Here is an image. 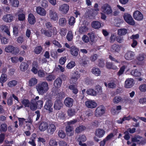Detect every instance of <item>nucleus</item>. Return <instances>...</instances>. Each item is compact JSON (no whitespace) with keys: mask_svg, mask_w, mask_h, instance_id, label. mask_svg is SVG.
Returning <instances> with one entry per match:
<instances>
[{"mask_svg":"<svg viewBox=\"0 0 146 146\" xmlns=\"http://www.w3.org/2000/svg\"><path fill=\"white\" fill-rule=\"evenodd\" d=\"M48 83L46 81H42L37 84L36 89L38 93L43 95L46 93L49 89Z\"/></svg>","mask_w":146,"mask_h":146,"instance_id":"obj_1","label":"nucleus"},{"mask_svg":"<svg viewBox=\"0 0 146 146\" xmlns=\"http://www.w3.org/2000/svg\"><path fill=\"white\" fill-rule=\"evenodd\" d=\"M100 10L102 12L107 15L111 14L113 12L111 6L107 3L103 4L101 7Z\"/></svg>","mask_w":146,"mask_h":146,"instance_id":"obj_2","label":"nucleus"},{"mask_svg":"<svg viewBox=\"0 0 146 146\" xmlns=\"http://www.w3.org/2000/svg\"><path fill=\"white\" fill-rule=\"evenodd\" d=\"M5 52L11 53L15 55L18 54L20 51L19 48L17 47H15L12 45L7 46L5 48Z\"/></svg>","mask_w":146,"mask_h":146,"instance_id":"obj_3","label":"nucleus"},{"mask_svg":"<svg viewBox=\"0 0 146 146\" xmlns=\"http://www.w3.org/2000/svg\"><path fill=\"white\" fill-rule=\"evenodd\" d=\"M48 15L51 21H57L58 20V17L56 12L53 9H52L49 10Z\"/></svg>","mask_w":146,"mask_h":146,"instance_id":"obj_4","label":"nucleus"},{"mask_svg":"<svg viewBox=\"0 0 146 146\" xmlns=\"http://www.w3.org/2000/svg\"><path fill=\"white\" fill-rule=\"evenodd\" d=\"M146 55L143 53L139 54L136 57L137 60V64L138 65H143L144 64L145 61Z\"/></svg>","mask_w":146,"mask_h":146,"instance_id":"obj_5","label":"nucleus"},{"mask_svg":"<svg viewBox=\"0 0 146 146\" xmlns=\"http://www.w3.org/2000/svg\"><path fill=\"white\" fill-rule=\"evenodd\" d=\"M53 103L52 100L50 99H48L46 101L44 108L48 113H51L53 111Z\"/></svg>","mask_w":146,"mask_h":146,"instance_id":"obj_6","label":"nucleus"},{"mask_svg":"<svg viewBox=\"0 0 146 146\" xmlns=\"http://www.w3.org/2000/svg\"><path fill=\"white\" fill-rule=\"evenodd\" d=\"M123 17L125 21L128 24L131 25H135V21L130 14L127 13H125Z\"/></svg>","mask_w":146,"mask_h":146,"instance_id":"obj_7","label":"nucleus"},{"mask_svg":"<svg viewBox=\"0 0 146 146\" xmlns=\"http://www.w3.org/2000/svg\"><path fill=\"white\" fill-rule=\"evenodd\" d=\"M105 108L102 105L98 107L96 109L94 115L96 117H100L104 114L105 112Z\"/></svg>","mask_w":146,"mask_h":146,"instance_id":"obj_8","label":"nucleus"},{"mask_svg":"<svg viewBox=\"0 0 146 146\" xmlns=\"http://www.w3.org/2000/svg\"><path fill=\"white\" fill-rule=\"evenodd\" d=\"M135 83L134 80L133 78H127L125 81L124 87L126 88H129L132 87Z\"/></svg>","mask_w":146,"mask_h":146,"instance_id":"obj_9","label":"nucleus"},{"mask_svg":"<svg viewBox=\"0 0 146 146\" xmlns=\"http://www.w3.org/2000/svg\"><path fill=\"white\" fill-rule=\"evenodd\" d=\"M86 106L88 108H94L97 106L96 102L94 100H88L85 102Z\"/></svg>","mask_w":146,"mask_h":146,"instance_id":"obj_10","label":"nucleus"},{"mask_svg":"<svg viewBox=\"0 0 146 146\" xmlns=\"http://www.w3.org/2000/svg\"><path fill=\"white\" fill-rule=\"evenodd\" d=\"M69 9V6L66 4H64L60 5L59 7V10L62 13H66Z\"/></svg>","mask_w":146,"mask_h":146,"instance_id":"obj_11","label":"nucleus"},{"mask_svg":"<svg viewBox=\"0 0 146 146\" xmlns=\"http://www.w3.org/2000/svg\"><path fill=\"white\" fill-rule=\"evenodd\" d=\"M14 16L11 14H7L4 15L2 17V20L5 22L10 23L13 20Z\"/></svg>","mask_w":146,"mask_h":146,"instance_id":"obj_12","label":"nucleus"},{"mask_svg":"<svg viewBox=\"0 0 146 146\" xmlns=\"http://www.w3.org/2000/svg\"><path fill=\"white\" fill-rule=\"evenodd\" d=\"M133 16L134 18L137 21L142 20L143 19L142 14L139 11H136L133 14Z\"/></svg>","mask_w":146,"mask_h":146,"instance_id":"obj_13","label":"nucleus"},{"mask_svg":"<svg viewBox=\"0 0 146 146\" xmlns=\"http://www.w3.org/2000/svg\"><path fill=\"white\" fill-rule=\"evenodd\" d=\"M74 102V100L72 98L68 97L65 99L64 103L67 107H70L73 106Z\"/></svg>","mask_w":146,"mask_h":146,"instance_id":"obj_14","label":"nucleus"},{"mask_svg":"<svg viewBox=\"0 0 146 146\" xmlns=\"http://www.w3.org/2000/svg\"><path fill=\"white\" fill-rule=\"evenodd\" d=\"M63 104L60 99H57L54 102V108L56 110H60L63 106Z\"/></svg>","mask_w":146,"mask_h":146,"instance_id":"obj_15","label":"nucleus"},{"mask_svg":"<svg viewBox=\"0 0 146 146\" xmlns=\"http://www.w3.org/2000/svg\"><path fill=\"white\" fill-rule=\"evenodd\" d=\"M56 129V127L54 124L51 123L48 125L47 129V133L50 135L52 134Z\"/></svg>","mask_w":146,"mask_h":146,"instance_id":"obj_16","label":"nucleus"},{"mask_svg":"<svg viewBox=\"0 0 146 146\" xmlns=\"http://www.w3.org/2000/svg\"><path fill=\"white\" fill-rule=\"evenodd\" d=\"M66 132L68 136H72L74 134L73 127L70 126H67L66 127Z\"/></svg>","mask_w":146,"mask_h":146,"instance_id":"obj_17","label":"nucleus"},{"mask_svg":"<svg viewBox=\"0 0 146 146\" xmlns=\"http://www.w3.org/2000/svg\"><path fill=\"white\" fill-rule=\"evenodd\" d=\"M36 11L37 14L42 16H45L46 14V12L45 10L40 7H37Z\"/></svg>","mask_w":146,"mask_h":146,"instance_id":"obj_18","label":"nucleus"},{"mask_svg":"<svg viewBox=\"0 0 146 146\" xmlns=\"http://www.w3.org/2000/svg\"><path fill=\"white\" fill-rule=\"evenodd\" d=\"M48 127V123L45 122H42L39 124V129L41 131L43 132L45 131Z\"/></svg>","mask_w":146,"mask_h":146,"instance_id":"obj_19","label":"nucleus"},{"mask_svg":"<svg viewBox=\"0 0 146 146\" xmlns=\"http://www.w3.org/2000/svg\"><path fill=\"white\" fill-rule=\"evenodd\" d=\"M135 56L134 52L128 51L127 52L125 55V58L128 60H130L133 59Z\"/></svg>","mask_w":146,"mask_h":146,"instance_id":"obj_20","label":"nucleus"},{"mask_svg":"<svg viewBox=\"0 0 146 146\" xmlns=\"http://www.w3.org/2000/svg\"><path fill=\"white\" fill-rule=\"evenodd\" d=\"M78 141L79 142V144L81 146H86V145L84 143H82V142H84L86 141V138L85 135H82L80 136V137L77 139Z\"/></svg>","mask_w":146,"mask_h":146,"instance_id":"obj_21","label":"nucleus"},{"mask_svg":"<svg viewBox=\"0 0 146 146\" xmlns=\"http://www.w3.org/2000/svg\"><path fill=\"white\" fill-rule=\"evenodd\" d=\"M35 100H32L30 102L28 107L32 111H35L37 108V105L36 104Z\"/></svg>","mask_w":146,"mask_h":146,"instance_id":"obj_22","label":"nucleus"},{"mask_svg":"<svg viewBox=\"0 0 146 146\" xmlns=\"http://www.w3.org/2000/svg\"><path fill=\"white\" fill-rule=\"evenodd\" d=\"M78 49L74 46H71L70 50L71 54L72 55L75 56L78 55Z\"/></svg>","mask_w":146,"mask_h":146,"instance_id":"obj_23","label":"nucleus"},{"mask_svg":"<svg viewBox=\"0 0 146 146\" xmlns=\"http://www.w3.org/2000/svg\"><path fill=\"white\" fill-rule=\"evenodd\" d=\"M105 133V131L102 129H98L96 131V135L99 138L102 137Z\"/></svg>","mask_w":146,"mask_h":146,"instance_id":"obj_24","label":"nucleus"},{"mask_svg":"<svg viewBox=\"0 0 146 146\" xmlns=\"http://www.w3.org/2000/svg\"><path fill=\"white\" fill-rule=\"evenodd\" d=\"M0 28L2 31L6 33L8 36H10L9 28L8 26L5 25H2L0 26Z\"/></svg>","mask_w":146,"mask_h":146,"instance_id":"obj_25","label":"nucleus"},{"mask_svg":"<svg viewBox=\"0 0 146 146\" xmlns=\"http://www.w3.org/2000/svg\"><path fill=\"white\" fill-rule=\"evenodd\" d=\"M121 109V106L119 105L117 106L116 108H112L111 110V112L113 115L117 114L120 112Z\"/></svg>","mask_w":146,"mask_h":146,"instance_id":"obj_26","label":"nucleus"},{"mask_svg":"<svg viewBox=\"0 0 146 146\" xmlns=\"http://www.w3.org/2000/svg\"><path fill=\"white\" fill-rule=\"evenodd\" d=\"M127 33V29L124 28L119 29L117 31V35L120 36L124 35Z\"/></svg>","mask_w":146,"mask_h":146,"instance_id":"obj_27","label":"nucleus"},{"mask_svg":"<svg viewBox=\"0 0 146 146\" xmlns=\"http://www.w3.org/2000/svg\"><path fill=\"white\" fill-rule=\"evenodd\" d=\"M28 21L31 25L34 24L35 22V18L33 15L32 14H30L28 15Z\"/></svg>","mask_w":146,"mask_h":146,"instance_id":"obj_28","label":"nucleus"},{"mask_svg":"<svg viewBox=\"0 0 146 146\" xmlns=\"http://www.w3.org/2000/svg\"><path fill=\"white\" fill-rule=\"evenodd\" d=\"M92 73L96 76L100 75L101 71L100 69L98 68L93 67L92 69Z\"/></svg>","mask_w":146,"mask_h":146,"instance_id":"obj_29","label":"nucleus"},{"mask_svg":"<svg viewBox=\"0 0 146 146\" xmlns=\"http://www.w3.org/2000/svg\"><path fill=\"white\" fill-rule=\"evenodd\" d=\"M29 67V65L26 62H22L20 66V68L21 71L24 72L27 70Z\"/></svg>","mask_w":146,"mask_h":146,"instance_id":"obj_30","label":"nucleus"},{"mask_svg":"<svg viewBox=\"0 0 146 146\" xmlns=\"http://www.w3.org/2000/svg\"><path fill=\"white\" fill-rule=\"evenodd\" d=\"M62 82V81L61 79L59 78H58L54 81V85L56 87L59 88L61 86Z\"/></svg>","mask_w":146,"mask_h":146,"instance_id":"obj_31","label":"nucleus"},{"mask_svg":"<svg viewBox=\"0 0 146 146\" xmlns=\"http://www.w3.org/2000/svg\"><path fill=\"white\" fill-rule=\"evenodd\" d=\"M7 80V75L5 74H2L0 77V82L1 83V86H3V83L5 82Z\"/></svg>","mask_w":146,"mask_h":146,"instance_id":"obj_32","label":"nucleus"},{"mask_svg":"<svg viewBox=\"0 0 146 146\" xmlns=\"http://www.w3.org/2000/svg\"><path fill=\"white\" fill-rule=\"evenodd\" d=\"M33 67L31 71L34 74H36L38 72V65L37 62L34 61L33 63Z\"/></svg>","mask_w":146,"mask_h":146,"instance_id":"obj_33","label":"nucleus"},{"mask_svg":"<svg viewBox=\"0 0 146 146\" xmlns=\"http://www.w3.org/2000/svg\"><path fill=\"white\" fill-rule=\"evenodd\" d=\"M131 74L135 77H139L141 75V72L136 69L132 70L131 72Z\"/></svg>","mask_w":146,"mask_h":146,"instance_id":"obj_34","label":"nucleus"},{"mask_svg":"<svg viewBox=\"0 0 146 146\" xmlns=\"http://www.w3.org/2000/svg\"><path fill=\"white\" fill-rule=\"evenodd\" d=\"M56 78L55 76L52 74H49L45 77L46 80L48 82H52Z\"/></svg>","mask_w":146,"mask_h":146,"instance_id":"obj_35","label":"nucleus"},{"mask_svg":"<svg viewBox=\"0 0 146 146\" xmlns=\"http://www.w3.org/2000/svg\"><path fill=\"white\" fill-rule=\"evenodd\" d=\"M66 20L65 18H60L59 20L58 23L60 26L64 27L66 25Z\"/></svg>","mask_w":146,"mask_h":146,"instance_id":"obj_36","label":"nucleus"},{"mask_svg":"<svg viewBox=\"0 0 146 146\" xmlns=\"http://www.w3.org/2000/svg\"><path fill=\"white\" fill-rule=\"evenodd\" d=\"M37 82V80L35 78H31L29 80V85L30 86H33L36 84Z\"/></svg>","mask_w":146,"mask_h":146,"instance_id":"obj_37","label":"nucleus"},{"mask_svg":"<svg viewBox=\"0 0 146 146\" xmlns=\"http://www.w3.org/2000/svg\"><path fill=\"white\" fill-rule=\"evenodd\" d=\"M104 84L106 87L110 88H114L116 86V84L113 82H110L108 84L105 82Z\"/></svg>","mask_w":146,"mask_h":146,"instance_id":"obj_38","label":"nucleus"},{"mask_svg":"<svg viewBox=\"0 0 146 146\" xmlns=\"http://www.w3.org/2000/svg\"><path fill=\"white\" fill-rule=\"evenodd\" d=\"M92 27L95 29L99 28L101 26L100 23L98 21H94L92 22Z\"/></svg>","mask_w":146,"mask_h":146,"instance_id":"obj_39","label":"nucleus"},{"mask_svg":"<svg viewBox=\"0 0 146 146\" xmlns=\"http://www.w3.org/2000/svg\"><path fill=\"white\" fill-rule=\"evenodd\" d=\"M86 129V127L84 126L83 125L80 126L76 129L75 131L76 133H79L85 130Z\"/></svg>","mask_w":146,"mask_h":146,"instance_id":"obj_40","label":"nucleus"},{"mask_svg":"<svg viewBox=\"0 0 146 146\" xmlns=\"http://www.w3.org/2000/svg\"><path fill=\"white\" fill-rule=\"evenodd\" d=\"M86 92L88 95L94 96H96V92L93 89H89L86 91Z\"/></svg>","mask_w":146,"mask_h":146,"instance_id":"obj_41","label":"nucleus"},{"mask_svg":"<svg viewBox=\"0 0 146 146\" xmlns=\"http://www.w3.org/2000/svg\"><path fill=\"white\" fill-rule=\"evenodd\" d=\"M111 50L113 52H118L120 50V47L116 44H114L111 46Z\"/></svg>","mask_w":146,"mask_h":146,"instance_id":"obj_42","label":"nucleus"},{"mask_svg":"<svg viewBox=\"0 0 146 146\" xmlns=\"http://www.w3.org/2000/svg\"><path fill=\"white\" fill-rule=\"evenodd\" d=\"M76 112L74 109L70 108L67 111V114L68 116L72 117L75 115Z\"/></svg>","mask_w":146,"mask_h":146,"instance_id":"obj_43","label":"nucleus"},{"mask_svg":"<svg viewBox=\"0 0 146 146\" xmlns=\"http://www.w3.org/2000/svg\"><path fill=\"white\" fill-rule=\"evenodd\" d=\"M68 88L72 90V92L74 94H76L78 92L77 88L74 85H70L69 86Z\"/></svg>","mask_w":146,"mask_h":146,"instance_id":"obj_44","label":"nucleus"},{"mask_svg":"<svg viewBox=\"0 0 146 146\" xmlns=\"http://www.w3.org/2000/svg\"><path fill=\"white\" fill-rule=\"evenodd\" d=\"M42 34L48 37H50L52 35V33L49 31L45 30L43 29H42L41 30Z\"/></svg>","mask_w":146,"mask_h":146,"instance_id":"obj_45","label":"nucleus"},{"mask_svg":"<svg viewBox=\"0 0 146 146\" xmlns=\"http://www.w3.org/2000/svg\"><path fill=\"white\" fill-rule=\"evenodd\" d=\"M88 35H89L90 39L92 42H95L97 41V40L95 39L96 37L94 33H88Z\"/></svg>","mask_w":146,"mask_h":146,"instance_id":"obj_46","label":"nucleus"},{"mask_svg":"<svg viewBox=\"0 0 146 146\" xmlns=\"http://www.w3.org/2000/svg\"><path fill=\"white\" fill-rule=\"evenodd\" d=\"M49 144L50 146H57V142L56 141L55 138H53L50 139Z\"/></svg>","mask_w":146,"mask_h":146,"instance_id":"obj_47","label":"nucleus"},{"mask_svg":"<svg viewBox=\"0 0 146 146\" xmlns=\"http://www.w3.org/2000/svg\"><path fill=\"white\" fill-rule=\"evenodd\" d=\"M21 102L25 107H28L30 103L28 100L25 99L22 100Z\"/></svg>","mask_w":146,"mask_h":146,"instance_id":"obj_48","label":"nucleus"},{"mask_svg":"<svg viewBox=\"0 0 146 146\" xmlns=\"http://www.w3.org/2000/svg\"><path fill=\"white\" fill-rule=\"evenodd\" d=\"M107 68L109 69H116L117 67L116 66L113 65L111 63L108 62L106 64Z\"/></svg>","mask_w":146,"mask_h":146,"instance_id":"obj_49","label":"nucleus"},{"mask_svg":"<svg viewBox=\"0 0 146 146\" xmlns=\"http://www.w3.org/2000/svg\"><path fill=\"white\" fill-rule=\"evenodd\" d=\"M121 100L122 98L121 97L117 96L114 98L113 101L114 104H117L121 102Z\"/></svg>","mask_w":146,"mask_h":146,"instance_id":"obj_50","label":"nucleus"},{"mask_svg":"<svg viewBox=\"0 0 146 146\" xmlns=\"http://www.w3.org/2000/svg\"><path fill=\"white\" fill-rule=\"evenodd\" d=\"M42 48L41 46H38L35 48L34 52L36 54H39L41 53Z\"/></svg>","mask_w":146,"mask_h":146,"instance_id":"obj_51","label":"nucleus"},{"mask_svg":"<svg viewBox=\"0 0 146 146\" xmlns=\"http://www.w3.org/2000/svg\"><path fill=\"white\" fill-rule=\"evenodd\" d=\"M66 38L69 41H71L72 40L73 35L72 31H69L68 32L66 36Z\"/></svg>","mask_w":146,"mask_h":146,"instance_id":"obj_52","label":"nucleus"},{"mask_svg":"<svg viewBox=\"0 0 146 146\" xmlns=\"http://www.w3.org/2000/svg\"><path fill=\"white\" fill-rule=\"evenodd\" d=\"M80 63H82L83 65H86L87 64L88 62L87 57L85 56L83 57L80 59Z\"/></svg>","mask_w":146,"mask_h":146,"instance_id":"obj_53","label":"nucleus"},{"mask_svg":"<svg viewBox=\"0 0 146 146\" xmlns=\"http://www.w3.org/2000/svg\"><path fill=\"white\" fill-rule=\"evenodd\" d=\"M139 90L141 92H146V84H143L140 85L139 88Z\"/></svg>","mask_w":146,"mask_h":146,"instance_id":"obj_54","label":"nucleus"},{"mask_svg":"<svg viewBox=\"0 0 146 146\" xmlns=\"http://www.w3.org/2000/svg\"><path fill=\"white\" fill-rule=\"evenodd\" d=\"M17 84V82L15 80L9 81L8 83V85L10 87H13L16 86Z\"/></svg>","mask_w":146,"mask_h":146,"instance_id":"obj_55","label":"nucleus"},{"mask_svg":"<svg viewBox=\"0 0 146 146\" xmlns=\"http://www.w3.org/2000/svg\"><path fill=\"white\" fill-rule=\"evenodd\" d=\"M75 65V63L74 62L71 61L69 62L67 65L66 67L68 69H70L74 67Z\"/></svg>","mask_w":146,"mask_h":146,"instance_id":"obj_56","label":"nucleus"},{"mask_svg":"<svg viewBox=\"0 0 146 146\" xmlns=\"http://www.w3.org/2000/svg\"><path fill=\"white\" fill-rule=\"evenodd\" d=\"M75 22V19L72 16L69 19L68 23L70 25L72 26Z\"/></svg>","mask_w":146,"mask_h":146,"instance_id":"obj_57","label":"nucleus"},{"mask_svg":"<svg viewBox=\"0 0 146 146\" xmlns=\"http://www.w3.org/2000/svg\"><path fill=\"white\" fill-rule=\"evenodd\" d=\"M11 6L14 7H17L19 5V1L18 0H13L11 2Z\"/></svg>","mask_w":146,"mask_h":146,"instance_id":"obj_58","label":"nucleus"},{"mask_svg":"<svg viewBox=\"0 0 146 146\" xmlns=\"http://www.w3.org/2000/svg\"><path fill=\"white\" fill-rule=\"evenodd\" d=\"M66 60V56L62 57L60 58L59 60V63L62 65H64Z\"/></svg>","mask_w":146,"mask_h":146,"instance_id":"obj_59","label":"nucleus"},{"mask_svg":"<svg viewBox=\"0 0 146 146\" xmlns=\"http://www.w3.org/2000/svg\"><path fill=\"white\" fill-rule=\"evenodd\" d=\"M18 19L20 21H23L25 19V14L21 13L18 15Z\"/></svg>","mask_w":146,"mask_h":146,"instance_id":"obj_60","label":"nucleus"},{"mask_svg":"<svg viewBox=\"0 0 146 146\" xmlns=\"http://www.w3.org/2000/svg\"><path fill=\"white\" fill-rule=\"evenodd\" d=\"M95 90L96 92V95L97 94L100 95L102 92V88L101 86H97Z\"/></svg>","mask_w":146,"mask_h":146,"instance_id":"obj_61","label":"nucleus"},{"mask_svg":"<svg viewBox=\"0 0 146 146\" xmlns=\"http://www.w3.org/2000/svg\"><path fill=\"white\" fill-rule=\"evenodd\" d=\"M19 26L18 25L15 26L13 28V35L15 36H17L18 33Z\"/></svg>","mask_w":146,"mask_h":146,"instance_id":"obj_62","label":"nucleus"},{"mask_svg":"<svg viewBox=\"0 0 146 146\" xmlns=\"http://www.w3.org/2000/svg\"><path fill=\"white\" fill-rule=\"evenodd\" d=\"M78 79L71 76L70 80V83L71 84H76Z\"/></svg>","mask_w":146,"mask_h":146,"instance_id":"obj_63","label":"nucleus"},{"mask_svg":"<svg viewBox=\"0 0 146 146\" xmlns=\"http://www.w3.org/2000/svg\"><path fill=\"white\" fill-rule=\"evenodd\" d=\"M88 30V28L86 27H81L79 28V31L80 33H84Z\"/></svg>","mask_w":146,"mask_h":146,"instance_id":"obj_64","label":"nucleus"}]
</instances>
